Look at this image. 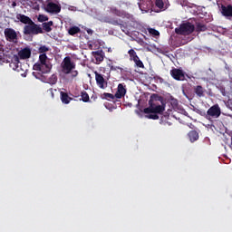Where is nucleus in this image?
I'll list each match as a JSON object with an SVG mask.
<instances>
[{"label":"nucleus","instance_id":"nucleus-1","mask_svg":"<svg viewBox=\"0 0 232 232\" xmlns=\"http://www.w3.org/2000/svg\"><path fill=\"white\" fill-rule=\"evenodd\" d=\"M159 101L162 102V97H160L159 94H152L149 100V107L145 108L143 110V113H146L145 116L146 119H151L152 121H159V116L164 113V111L166 110V105L159 104Z\"/></svg>","mask_w":232,"mask_h":232},{"label":"nucleus","instance_id":"nucleus-2","mask_svg":"<svg viewBox=\"0 0 232 232\" xmlns=\"http://www.w3.org/2000/svg\"><path fill=\"white\" fill-rule=\"evenodd\" d=\"M33 69L34 70L33 75L36 79H41V77H43V73H50L52 70V63L48 62V56L46 53L39 55V63H34Z\"/></svg>","mask_w":232,"mask_h":232},{"label":"nucleus","instance_id":"nucleus-3","mask_svg":"<svg viewBox=\"0 0 232 232\" xmlns=\"http://www.w3.org/2000/svg\"><path fill=\"white\" fill-rule=\"evenodd\" d=\"M76 66L72 57L65 56L61 63L62 73L71 75V79H75L79 75V71L75 70Z\"/></svg>","mask_w":232,"mask_h":232},{"label":"nucleus","instance_id":"nucleus-4","mask_svg":"<svg viewBox=\"0 0 232 232\" xmlns=\"http://www.w3.org/2000/svg\"><path fill=\"white\" fill-rule=\"evenodd\" d=\"M222 114V111L220 110V106L218 104H215L211 106L207 112H199V115L202 117H205L207 121H211V119H218L220 115Z\"/></svg>","mask_w":232,"mask_h":232},{"label":"nucleus","instance_id":"nucleus-5","mask_svg":"<svg viewBox=\"0 0 232 232\" xmlns=\"http://www.w3.org/2000/svg\"><path fill=\"white\" fill-rule=\"evenodd\" d=\"M195 32V25L190 22L183 23L175 29L178 35H191Z\"/></svg>","mask_w":232,"mask_h":232},{"label":"nucleus","instance_id":"nucleus-6","mask_svg":"<svg viewBox=\"0 0 232 232\" xmlns=\"http://www.w3.org/2000/svg\"><path fill=\"white\" fill-rule=\"evenodd\" d=\"M104 23H108V24H112L113 26H120L123 34H126V35H130V30H128V26L125 25L124 21H122L121 18H110L106 16L104 18Z\"/></svg>","mask_w":232,"mask_h":232},{"label":"nucleus","instance_id":"nucleus-7","mask_svg":"<svg viewBox=\"0 0 232 232\" xmlns=\"http://www.w3.org/2000/svg\"><path fill=\"white\" fill-rule=\"evenodd\" d=\"M110 12L112 15H116V17H121V19H127L128 21H131L133 23L135 21V17L133 14L127 13L124 10L118 9L117 7H111Z\"/></svg>","mask_w":232,"mask_h":232},{"label":"nucleus","instance_id":"nucleus-8","mask_svg":"<svg viewBox=\"0 0 232 232\" xmlns=\"http://www.w3.org/2000/svg\"><path fill=\"white\" fill-rule=\"evenodd\" d=\"M28 25H24V35H37L38 34H43V28L41 26L33 24H27Z\"/></svg>","mask_w":232,"mask_h":232},{"label":"nucleus","instance_id":"nucleus-9","mask_svg":"<svg viewBox=\"0 0 232 232\" xmlns=\"http://www.w3.org/2000/svg\"><path fill=\"white\" fill-rule=\"evenodd\" d=\"M9 66L14 72H18L19 73H21V75H24L25 72L23 68V63H21V62L19 61V56L15 54L12 57Z\"/></svg>","mask_w":232,"mask_h":232},{"label":"nucleus","instance_id":"nucleus-10","mask_svg":"<svg viewBox=\"0 0 232 232\" xmlns=\"http://www.w3.org/2000/svg\"><path fill=\"white\" fill-rule=\"evenodd\" d=\"M139 7L141 12H155L154 0H140Z\"/></svg>","mask_w":232,"mask_h":232},{"label":"nucleus","instance_id":"nucleus-11","mask_svg":"<svg viewBox=\"0 0 232 232\" xmlns=\"http://www.w3.org/2000/svg\"><path fill=\"white\" fill-rule=\"evenodd\" d=\"M4 35L6 41L9 43H17V41H19L17 32H15L13 28H5L4 31Z\"/></svg>","mask_w":232,"mask_h":232},{"label":"nucleus","instance_id":"nucleus-12","mask_svg":"<svg viewBox=\"0 0 232 232\" xmlns=\"http://www.w3.org/2000/svg\"><path fill=\"white\" fill-rule=\"evenodd\" d=\"M128 53L130 56V61H133V63H135V66H137V68L144 69V63H142V61L140 60L139 55H137V52H135V50L130 49L128 51Z\"/></svg>","mask_w":232,"mask_h":232},{"label":"nucleus","instance_id":"nucleus-13","mask_svg":"<svg viewBox=\"0 0 232 232\" xmlns=\"http://www.w3.org/2000/svg\"><path fill=\"white\" fill-rule=\"evenodd\" d=\"M95 75V81L97 86L101 88V90H104L105 88H108V82L106 79H104V75L102 73H99L97 71L94 72Z\"/></svg>","mask_w":232,"mask_h":232},{"label":"nucleus","instance_id":"nucleus-14","mask_svg":"<svg viewBox=\"0 0 232 232\" xmlns=\"http://www.w3.org/2000/svg\"><path fill=\"white\" fill-rule=\"evenodd\" d=\"M169 6L168 0H154V8H158L155 12H164V10H168Z\"/></svg>","mask_w":232,"mask_h":232},{"label":"nucleus","instance_id":"nucleus-15","mask_svg":"<svg viewBox=\"0 0 232 232\" xmlns=\"http://www.w3.org/2000/svg\"><path fill=\"white\" fill-rule=\"evenodd\" d=\"M170 75L175 79V81H185L186 80V74L184 73V71L180 69L174 68L170 70Z\"/></svg>","mask_w":232,"mask_h":232},{"label":"nucleus","instance_id":"nucleus-16","mask_svg":"<svg viewBox=\"0 0 232 232\" xmlns=\"http://www.w3.org/2000/svg\"><path fill=\"white\" fill-rule=\"evenodd\" d=\"M45 12H48V14H59L61 12V5L51 2L47 4Z\"/></svg>","mask_w":232,"mask_h":232},{"label":"nucleus","instance_id":"nucleus-17","mask_svg":"<svg viewBox=\"0 0 232 232\" xmlns=\"http://www.w3.org/2000/svg\"><path fill=\"white\" fill-rule=\"evenodd\" d=\"M17 57H19V59H23V60L30 59V57H32V50L28 47H25L18 53Z\"/></svg>","mask_w":232,"mask_h":232},{"label":"nucleus","instance_id":"nucleus-18","mask_svg":"<svg viewBox=\"0 0 232 232\" xmlns=\"http://www.w3.org/2000/svg\"><path fill=\"white\" fill-rule=\"evenodd\" d=\"M92 55L94 57L96 64H100V63L104 61V52H102V50L94 51L92 53Z\"/></svg>","mask_w":232,"mask_h":232},{"label":"nucleus","instance_id":"nucleus-19","mask_svg":"<svg viewBox=\"0 0 232 232\" xmlns=\"http://www.w3.org/2000/svg\"><path fill=\"white\" fill-rule=\"evenodd\" d=\"M221 14L224 17H232V5H221Z\"/></svg>","mask_w":232,"mask_h":232},{"label":"nucleus","instance_id":"nucleus-20","mask_svg":"<svg viewBox=\"0 0 232 232\" xmlns=\"http://www.w3.org/2000/svg\"><path fill=\"white\" fill-rule=\"evenodd\" d=\"M16 19L20 21V23H23L24 24H34V21H32V18H29L28 16L23 14H17Z\"/></svg>","mask_w":232,"mask_h":232},{"label":"nucleus","instance_id":"nucleus-21","mask_svg":"<svg viewBox=\"0 0 232 232\" xmlns=\"http://www.w3.org/2000/svg\"><path fill=\"white\" fill-rule=\"evenodd\" d=\"M124 95H126V88H124V85L122 83H120L118 85V89L116 93L114 94V97L116 99H122V97H124Z\"/></svg>","mask_w":232,"mask_h":232},{"label":"nucleus","instance_id":"nucleus-22","mask_svg":"<svg viewBox=\"0 0 232 232\" xmlns=\"http://www.w3.org/2000/svg\"><path fill=\"white\" fill-rule=\"evenodd\" d=\"M60 99L63 102V104H70L72 101H73V98L70 97L68 95V92H60Z\"/></svg>","mask_w":232,"mask_h":232},{"label":"nucleus","instance_id":"nucleus-23","mask_svg":"<svg viewBox=\"0 0 232 232\" xmlns=\"http://www.w3.org/2000/svg\"><path fill=\"white\" fill-rule=\"evenodd\" d=\"M188 137L190 142H195V141L198 140V132H197V130H190L188 133Z\"/></svg>","mask_w":232,"mask_h":232},{"label":"nucleus","instance_id":"nucleus-24","mask_svg":"<svg viewBox=\"0 0 232 232\" xmlns=\"http://www.w3.org/2000/svg\"><path fill=\"white\" fill-rule=\"evenodd\" d=\"M69 35H77V34H81V28L78 26H72L68 30Z\"/></svg>","mask_w":232,"mask_h":232},{"label":"nucleus","instance_id":"nucleus-25","mask_svg":"<svg viewBox=\"0 0 232 232\" xmlns=\"http://www.w3.org/2000/svg\"><path fill=\"white\" fill-rule=\"evenodd\" d=\"M194 92L198 97H204V87L202 85H197L194 88Z\"/></svg>","mask_w":232,"mask_h":232},{"label":"nucleus","instance_id":"nucleus-26","mask_svg":"<svg viewBox=\"0 0 232 232\" xmlns=\"http://www.w3.org/2000/svg\"><path fill=\"white\" fill-rule=\"evenodd\" d=\"M206 30H208V26H206V24H202V23H197L196 24V32H206Z\"/></svg>","mask_w":232,"mask_h":232},{"label":"nucleus","instance_id":"nucleus-27","mask_svg":"<svg viewBox=\"0 0 232 232\" xmlns=\"http://www.w3.org/2000/svg\"><path fill=\"white\" fill-rule=\"evenodd\" d=\"M81 97L82 102H90V95H88V92H86V91H82L81 92Z\"/></svg>","mask_w":232,"mask_h":232},{"label":"nucleus","instance_id":"nucleus-28","mask_svg":"<svg viewBox=\"0 0 232 232\" xmlns=\"http://www.w3.org/2000/svg\"><path fill=\"white\" fill-rule=\"evenodd\" d=\"M46 52H50V47L46 46V45H40V47L38 48V53L43 54V53H46Z\"/></svg>","mask_w":232,"mask_h":232},{"label":"nucleus","instance_id":"nucleus-29","mask_svg":"<svg viewBox=\"0 0 232 232\" xmlns=\"http://www.w3.org/2000/svg\"><path fill=\"white\" fill-rule=\"evenodd\" d=\"M47 82L48 84H51V85L57 84V75L55 74L51 75Z\"/></svg>","mask_w":232,"mask_h":232},{"label":"nucleus","instance_id":"nucleus-30","mask_svg":"<svg viewBox=\"0 0 232 232\" xmlns=\"http://www.w3.org/2000/svg\"><path fill=\"white\" fill-rule=\"evenodd\" d=\"M38 21L39 23H44L45 21H48V16L44 14H39Z\"/></svg>","mask_w":232,"mask_h":232},{"label":"nucleus","instance_id":"nucleus-31","mask_svg":"<svg viewBox=\"0 0 232 232\" xmlns=\"http://www.w3.org/2000/svg\"><path fill=\"white\" fill-rule=\"evenodd\" d=\"M43 29L45 31V32H50L52 30V27L49 26L46 23H44L43 24Z\"/></svg>","mask_w":232,"mask_h":232},{"label":"nucleus","instance_id":"nucleus-32","mask_svg":"<svg viewBox=\"0 0 232 232\" xmlns=\"http://www.w3.org/2000/svg\"><path fill=\"white\" fill-rule=\"evenodd\" d=\"M103 95L106 99H115V95H113L110 92H105V93H103Z\"/></svg>","mask_w":232,"mask_h":232},{"label":"nucleus","instance_id":"nucleus-33","mask_svg":"<svg viewBox=\"0 0 232 232\" xmlns=\"http://www.w3.org/2000/svg\"><path fill=\"white\" fill-rule=\"evenodd\" d=\"M117 70V67L113 66V65H110V71L111 72H115Z\"/></svg>","mask_w":232,"mask_h":232},{"label":"nucleus","instance_id":"nucleus-34","mask_svg":"<svg viewBox=\"0 0 232 232\" xmlns=\"http://www.w3.org/2000/svg\"><path fill=\"white\" fill-rule=\"evenodd\" d=\"M87 34H88L89 35H92V34H93V30H92V29H87Z\"/></svg>","mask_w":232,"mask_h":232},{"label":"nucleus","instance_id":"nucleus-35","mask_svg":"<svg viewBox=\"0 0 232 232\" xmlns=\"http://www.w3.org/2000/svg\"><path fill=\"white\" fill-rule=\"evenodd\" d=\"M152 32H153V33H152L153 35H159V34H160L159 31H157V30H155V29H153Z\"/></svg>","mask_w":232,"mask_h":232},{"label":"nucleus","instance_id":"nucleus-36","mask_svg":"<svg viewBox=\"0 0 232 232\" xmlns=\"http://www.w3.org/2000/svg\"><path fill=\"white\" fill-rule=\"evenodd\" d=\"M3 52H5V50L0 46V59L3 57Z\"/></svg>","mask_w":232,"mask_h":232},{"label":"nucleus","instance_id":"nucleus-37","mask_svg":"<svg viewBox=\"0 0 232 232\" xmlns=\"http://www.w3.org/2000/svg\"><path fill=\"white\" fill-rule=\"evenodd\" d=\"M46 24H47L49 26H51V27L53 26V21H49V22H47Z\"/></svg>","mask_w":232,"mask_h":232},{"label":"nucleus","instance_id":"nucleus-38","mask_svg":"<svg viewBox=\"0 0 232 232\" xmlns=\"http://www.w3.org/2000/svg\"><path fill=\"white\" fill-rule=\"evenodd\" d=\"M12 6H13V8H15V6H17V3L13 2V3H12Z\"/></svg>","mask_w":232,"mask_h":232},{"label":"nucleus","instance_id":"nucleus-39","mask_svg":"<svg viewBox=\"0 0 232 232\" xmlns=\"http://www.w3.org/2000/svg\"><path fill=\"white\" fill-rule=\"evenodd\" d=\"M89 48L92 50V44H89Z\"/></svg>","mask_w":232,"mask_h":232}]
</instances>
